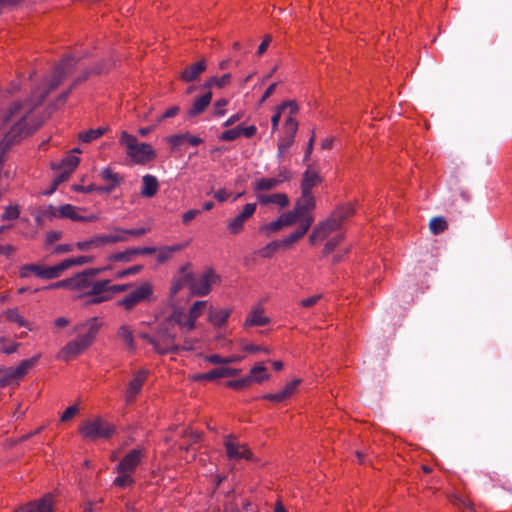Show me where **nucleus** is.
<instances>
[{
    "instance_id": "4",
    "label": "nucleus",
    "mask_w": 512,
    "mask_h": 512,
    "mask_svg": "<svg viewBox=\"0 0 512 512\" xmlns=\"http://www.w3.org/2000/svg\"><path fill=\"white\" fill-rule=\"evenodd\" d=\"M170 324L169 327L161 328V330L154 336L150 337L147 334H142L141 337L151 343L157 353L166 354L174 351L177 348L174 332L176 328L181 331H191L195 327V322H164Z\"/></svg>"
},
{
    "instance_id": "42",
    "label": "nucleus",
    "mask_w": 512,
    "mask_h": 512,
    "mask_svg": "<svg viewBox=\"0 0 512 512\" xmlns=\"http://www.w3.org/2000/svg\"><path fill=\"white\" fill-rule=\"evenodd\" d=\"M98 237H99L102 247H104L106 245L115 244L118 242H124L127 240V237H125L124 235H122L118 232H114L112 234H107V235H98Z\"/></svg>"
},
{
    "instance_id": "37",
    "label": "nucleus",
    "mask_w": 512,
    "mask_h": 512,
    "mask_svg": "<svg viewBox=\"0 0 512 512\" xmlns=\"http://www.w3.org/2000/svg\"><path fill=\"white\" fill-rule=\"evenodd\" d=\"M231 78H232V75L230 73H226V74L222 75L221 77L213 76V77H210L204 83L203 87L205 89H207L208 91L214 86L221 89L230 84Z\"/></svg>"
},
{
    "instance_id": "50",
    "label": "nucleus",
    "mask_w": 512,
    "mask_h": 512,
    "mask_svg": "<svg viewBox=\"0 0 512 512\" xmlns=\"http://www.w3.org/2000/svg\"><path fill=\"white\" fill-rule=\"evenodd\" d=\"M281 245H283L282 242L272 241L259 251V255L263 258H269L279 249Z\"/></svg>"
},
{
    "instance_id": "1",
    "label": "nucleus",
    "mask_w": 512,
    "mask_h": 512,
    "mask_svg": "<svg viewBox=\"0 0 512 512\" xmlns=\"http://www.w3.org/2000/svg\"><path fill=\"white\" fill-rule=\"evenodd\" d=\"M79 59L71 55L65 56L45 80L43 87L32 93L31 99L24 102L15 101L9 106L3 115L4 125H9L10 128L0 142V163L12 145L40 127L42 120L37 116L36 108L51 91L75 71Z\"/></svg>"
},
{
    "instance_id": "38",
    "label": "nucleus",
    "mask_w": 512,
    "mask_h": 512,
    "mask_svg": "<svg viewBox=\"0 0 512 512\" xmlns=\"http://www.w3.org/2000/svg\"><path fill=\"white\" fill-rule=\"evenodd\" d=\"M429 229L432 234L438 235L448 229V222L442 216L433 217L429 222Z\"/></svg>"
},
{
    "instance_id": "33",
    "label": "nucleus",
    "mask_w": 512,
    "mask_h": 512,
    "mask_svg": "<svg viewBox=\"0 0 512 512\" xmlns=\"http://www.w3.org/2000/svg\"><path fill=\"white\" fill-rule=\"evenodd\" d=\"M286 108H290L291 114H295L298 111V105H297V103L295 101H285L281 105H279L277 107V111L275 112V114L271 118L272 130L273 131L278 128V125H279V122H280V119H281V113Z\"/></svg>"
},
{
    "instance_id": "52",
    "label": "nucleus",
    "mask_w": 512,
    "mask_h": 512,
    "mask_svg": "<svg viewBox=\"0 0 512 512\" xmlns=\"http://www.w3.org/2000/svg\"><path fill=\"white\" fill-rule=\"evenodd\" d=\"M112 231L113 232H118L122 235H124L126 237V235H131V236H142L146 233L149 232V229L148 228H139V229H123V228H120V227H113L112 228Z\"/></svg>"
},
{
    "instance_id": "58",
    "label": "nucleus",
    "mask_w": 512,
    "mask_h": 512,
    "mask_svg": "<svg viewBox=\"0 0 512 512\" xmlns=\"http://www.w3.org/2000/svg\"><path fill=\"white\" fill-rule=\"evenodd\" d=\"M295 138L283 136L278 143V155L281 157L286 150L293 144Z\"/></svg>"
},
{
    "instance_id": "46",
    "label": "nucleus",
    "mask_w": 512,
    "mask_h": 512,
    "mask_svg": "<svg viewBox=\"0 0 512 512\" xmlns=\"http://www.w3.org/2000/svg\"><path fill=\"white\" fill-rule=\"evenodd\" d=\"M232 315L231 308H221L217 310L210 311V315L208 316V320H227Z\"/></svg>"
},
{
    "instance_id": "17",
    "label": "nucleus",
    "mask_w": 512,
    "mask_h": 512,
    "mask_svg": "<svg viewBox=\"0 0 512 512\" xmlns=\"http://www.w3.org/2000/svg\"><path fill=\"white\" fill-rule=\"evenodd\" d=\"M147 371L144 369H141L135 373L133 378L128 383L127 391H126V402L130 403L133 402L136 397L139 395V393L142 390L143 384L147 380Z\"/></svg>"
},
{
    "instance_id": "23",
    "label": "nucleus",
    "mask_w": 512,
    "mask_h": 512,
    "mask_svg": "<svg viewBox=\"0 0 512 512\" xmlns=\"http://www.w3.org/2000/svg\"><path fill=\"white\" fill-rule=\"evenodd\" d=\"M321 182V178L316 170L308 167L303 174L301 181V192L312 193V189Z\"/></svg>"
},
{
    "instance_id": "22",
    "label": "nucleus",
    "mask_w": 512,
    "mask_h": 512,
    "mask_svg": "<svg viewBox=\"0 0 512 512\" xmlns=\"http://www.w3.org/2000/svg\"><path fill=\"white\" fill-rule=\"evenodd\" d=\"M102 179L107 183L105 186H99V192L110 193L112 192L122 181V177L113 172L110 168H106L101 172Z\"/></svg>"
},
{
    "instance_id": "34",
    "label": "nucleus",
    "mask_w": 512,
    "mask_h": 512,
    "mask_svg": "<svg viewBox=\"0 0 512 512\" xmlns=\"http://www.w3.org/2000/svg\"><path fill=\"white\" fill-rule=\"evenodd\" d=\"M240 373L239 369L236 368H230V367H221V368H215L207 372L206 378L207 381H212L217 378H226V377H232L236 376Z\"/></svg>"
},
{
    "instance_id": "35",
    "label": "nucleus",
    "mask_w": 512,
    "mask_h": 512,
    "mask_svg": "<svg viewBox=\"0 0 512 512\" xmlns=\"http://www.w3.org/2000/svg\"><path fill=\"white\" fill-rule=\"evenodd\" d=\"M117 336L120 340L123 341L126 349L130 352L135 350L134 338L132 330L128 325H123L119 328Z\"/></svg>"
},
{
    "instance_id": "43",
    "label": "nucleus",
    "mask_w": 512,
    "mask_h": 512,
    "mask_svg": "<svg viewBox=\"0 0 512 512\" xmlns=\"http://www.w3.org/2000/svg\"><path fill=\"white\" fill-rule=\"evenodd\" d=\"M135 256V248H130L123 252L113 253L108 257V259L110 261L130 262Z\"/></svg>"
},
{
    "instance_id": "30",
    "label": "nucleus",
    "mask_w": 512,
    "mask_h": 512,
    "mask_svg": "<svg viewBox=\"0 0 512 512\" xmlns=\"http://www.w3.org/2000/svg\"><path fill=\"white\" fill-rule=\"evenodd\" d=\"M141 195L144 197H153L156 195L159 185L158 180L153 175H145L142 179Z\"/></svg>"
},
{
    "instance_id": "13",
    "label": "nucleus",
    "mask_w": 512,
    "mask_h": 512,
    "mask_svg": "<svg viewBox=\"0 0 512 512\" xmlns=\"http://www.w3.org/2000/svg\"><path fill=\"white\" fill-rule=\"evenodd\" d=\"M255 203H248L243 210L227 223L229 232L237 235L244 230L245 223L254 215L256 211Z\"/></svg>"
},
{
    "instance_id": "21",
    "label": "nucleus",
    "mask_w": 512,
    "mask_h": 512,
    "mask_svg": "<svg viewBox=\"0 0 512 512\" xmlns=\"http://www.w3.org/2000/svg\"><path fill=\"white\" fill-rule=\"evenodd\" d=\"M167 142L170 144L172 150H176L184 142H187L191 146H198L203 142V140L200 137L190 135L189 133H185L169 136L167 137Z\"/></svg>"
},
{
    "instance_id": "27",
    "label": "nucleus",
    "mask_w": 512,
    "mask_h": 512,
    "mask_svg": "<svg viewBox=\"0 0 512 512\" xmlns=\"http://www.w3.org/2000/svg\"><path fill=\"white\" fill-rule=\"evenodd\" d=\"M212 99V93L211 91H207L204 95L201 97L195 99V101L192 104V107L188 111L189 116L195 117L205 111V109L208 107Z\"/></svg>"
},
{
    "instance_id": "19",
    "label": "nucleus",
    "mask_w": 512,
    "mask_h": 512,
    "mask_svg": "<svg viewBox=\"0 0 512 512\" xmlns=\"http://www.w3.org/2000/svg\"><path fill=\"white\" fill-rule=\"evenodd\" d=\"M207 68V62L205 59H201L198 62L186 67L180 74V79L184 82H192L199 78Z\"/></svg>"
},
{
    "instance_id": "32",
    "label": "nucleus",
    "mask_w": 512,
    "mask_h": 512,
    "mask_svg": "<svg viewBox=\"0 0 512 512\" xmlns=\"http://www.w3.org/2000/svg\"><path fill=\"white\" fill-rule=\"evenodd\" d=\"M103 282L106 283L104 288L105 292L98 298V300H101V302L111 299L112 296L116 293L126 291L133 287L132 284L110 285V280L107 279L103 280Z\"/></svg>"
},
{
    "instance_id": "25",
    "label": "nucleus",
    "mask_w": 512,
    "mask_h": 512,
    "mask_svg": "<svg viewBox=\"0 0 512 512\" xmlns=\"http://www.w3.org/2000/svg\"><path fill=\"white\" fill-rule=\"evenodd\" d=\"M103 71V67L102 65L100 64H97L92 70H85L83 71V73L78 76L74 81L73 83L70 85V87L68 88L67 91L63 92L59 97H58V101L61 102L62 104L66 102L69 94L71 93V91L80 83L84 82L90 74L92 73H95V74H99Z\"/></svg>"
},
{
    "instance_id": "61",
    "label": "nucleus",
    "mask_w": 512,
    "mask_h": 512,
    "mask_svg": "<svg viewBox=\"0 0 512 512\" xmlns=\"http://www.w3.org/2000/svg\"><path fill=\"white\" fill-rule=\"evenodd\" d=\"M282 228H283V226L278 218L275 221L265 224L264 226L261 227L260 230L262 232L269 233V232H277V231L281 230Z\"/></svg>"
},
{
    "instance_id": "63",
    "label": "nucleus",
    "mask_w": 512,
    "mask_h": 512,
    "mask_svg": "<svg viewBox=\"0 0 512 512\" xmlns=\"http://www.w3.org/2000/svg\"><path fill=\"white\" fill-rule=\"evenodd\" d=\"M321 299V295L320 294H316V295H313V296H310L308 298H305V299H302L300 301V305L302 307H312L314 306L319 300Z\"/></svg>"
},
{
    "instance_id": "10",
    "label": "nucleus",
    "mask_w": 512,
    "mask_h": 512,
    "mask_svg": "<svg viewBox=\"0 0 512 512\" xmlns=\"http://www.w3.org/2000/svg\"><path fill=\"white\" fill-rule=\"evenodd\" d=\"M46 216L59 217V218H69L73 221H83V222H93L98 218L96 215H90L87 217L79 215V209L70 204H65L60 207H54L52 205L48 206L44 212Z\"/></svg>"
},
{
    "instance_id": "54",
    "label": "nucleus",
    "mask_w": 512,
    "mask_h": 512,
    "mask_svg": "<svg viewBox=\"0 0 512 512\" xmlns=\"http://www.w3.org/2000/svg\"><path fill=\"white\" fill-rule=\"evenodd\" d=\"M17 380L14 378V375L10 368L6 369L4 373L0 376V388H4L6 386L17 384Z\"/></svg>"
},
{
    "instance_id": "47",
    "label": "nucleus",
    "mask_w": 512,
    "mask_h": 512,
    "mask_svg": "<svg viewBox=\"0 0 512 512\" xmlns=\"http://www.w3.org/2000/svg\"><path fill=\"white\" fill-rule=\"evenodd\" d=\"M298 130V122L292 116L288 117L284 125V136L295 138Z\"/></svg>"
},
{
    "instance_id": "53",
    "label": "nucleus",
    "mask_w": 512,
    "mask_h": 512,
    "mask_svg": "<svg viewBox=\"0 0 512 512\" xmlns=\"http://www.w3.org/2000/svg\"><path fill=\"white\" fill-rule=\"evenodd\" d=\"M79 164V158L74 155L66 156L62 161V169L72 173Z\"/></svg>"
},
{
    "instance_id": "28",
    "label": "nucleus",
    "mask_w": 512,
    "mask_h": 512,
    "mask_svg": "<svg viewBox=\"0 0 512 512\" xmlns=\"http://www.w3.org/2000/svg\"><path fill=\"white\" fill-rule=\"evenodd\" d=\"M211 309L212 305L208 301H196L189 309L188 320H197L198 318L204 316L205 312L210 314Z\"/></svg>"
},
{
    "instance_id": "24",
    "label": "nucleus",
    "mask_w": 512,
    "mask_h": 512,
    "mask_svg": "<svg viewBox=\"0 0 512 512\" xmlns=\"http://www.w3.org/2000/svg\"><path fill=\"white\" fill-rule=\"evenodd\" d=\"M103 71V67L102 65L100 64H97L92 70H85L83 71V73L78 76L74 81L73 83L70 85V87L68 88L67 91L63 92L59 97H58V101L61 102L62 104L66 102L69 94L71 93V91L80 83L84 82L90 74L92 73H95V74H99Z\"/></svg>"
},
{
    "instance_id": "31",
    "label": "nucleus",
    "mask_w": 512,
    "mask_h": 512,
    "mask_svg": "<svg viewBox=\"0 0 512 512\" xmlns=\"http://www.w3.org/2000/svg\"><path fill=\"white\" fill-rule=\"evenodd\" d=\"M184 248L182 244H176L172 246H164L161 248H157V262L159 264H163L170 260L176 252L181 251Z\"/></svg>"
},
{
    "instance_id": "39",
    "label": "nucleus",
    "mask_w": 512,
    "mask_h": 512,
    "mask_svg": "<svg viewBox=\"0 0 512 512\" xmlns=\"http://www.w3.org/2000/svg\"><path fill=\"white\" fill-rule=\"evenodd\" d=\"M277 186H279V181L276 178H261L254 183V191L272 190Z\"/></svg>"
},
{
    "instance_id": "9",
    "label": "nucleus",
    "mask_w": 512,
    "mask_h": 512,
    "mask_svg": "<svg viewBox=\"0 0 512 512\" xmlns=\"http://www.w3.org/2000/svg\"><path fill=\"white\" fill-rule=\"evenodd\" d=\"M223 445L230 461H250L253 459V453L250 448L245 443H241L237 437L232 434L224 437Z\"/></svg>"
},
{
    "instance_id": "36",
    "label": "nucleus",
    "mask_w": 512,
    "mask_h": 512,
    "mask_svg": "<svg viewBox=\"0 0 512 512\" xmlns=\"http://www.w3.org/2000/svg\"><path fill=\"white\" fill-rule=\"evenodd\" d=\"M248 377L251 379V382L262 383L268 380L270 375L267 372V368L262 363H259L251 368Z\"/></svg>"
},
{
    "instance_id": "7",
    "label": "nucleus",
    "mask_w": 512,
    "mask_h": 512,
    "mask_svg": "<svg viewBox=\"0 0 512 512\" xmlns=\"http://www.w3.org/2000/svg\"><path fill=\"white\" fill-rule=\"evenodd\" d=\"M153 291L154 288L151 282L144 281L138 286L133 287L117 304L124 310L131 311L139 304L151 302L153 300Z\"/></svg>"
},
{
    "instance_id": "18",
    "label": "nucleus",
    "mask_w": 512,
    "mask_h": 512,
    "mask_svg": "<svg viewBox=\"0 0 512 512\" xmlns=\"http://www.w3.org/2000/svg\"><path fill=\"white\" fill-rule=\"evenodd\" d=\"M316 206V200L312 193L301 192V197L295 205L296 212L300 215V220L306 217H313L311 211Z\"/></svg>"
},
{
    "instance_id": "55",
    "label": "nucleus",
    "mask_w": 512,
    "mask_h": 512,
    "mask_svg": "<svg viewBox=\"0 0 512 512\" xmlns=\"http://www.w3.org/2000/svg\"><path fill=\"white\" fill-rule=\"evenodd\" d=\"M264 309L261 304H256L251 308L249 315L246 320H268L263 317Z\"/></svg>"
},
{
    "instance_id": "14",
    "label": "nucleus",
    "mask_w": 512,
    "mask_h": 512,
    "mask_svg": "<svg viewBox=\"0 0 512 512\" xmlns=\"http://www.w3.org/2000/svg\"><path fill=\"white\" fill-rule=\"evenodd\" d=\"M193 282V272L191 271V264L187 263L181 266L178 270V274L173 278L170 293L172 296L176 295L181 289L188 286L191 290V284Z\"/></svg>"
},
{
    "instance_id": "51",
    "label": "nucleus",
    "mask_w": 512,
    "mask_h": 512,
    "mask_svg": "<svg viewBox=\"0 0 512 512\" xmlns=\"http://www.w3.org/2000/svg\"><path fill=\"white\" fill-rule=\"evenodd\" d=\"M344 237L343 235L339 234L334 237H332L326 244L323 249V255L327 256L328 254L332 253L334 249L343 241Z\"/></svg>"
},
{
    "instance_id": "26",
    "label": "nucleus",
    "mask_w": 512,
    "mask_h": 512,
    "mask_svg": "<svg viewBox=\"0 0 512 512\" xmlns=\"http://www.w3.org/2000/svg\"><path fill=\"white\" fill-rule=\"evenodd\" d=\"M257 200L262 205L275 204L282 208L289 205V198L284 193L257 194Z\"/></svg>"
},
{
    "instance_id": "6",
    "label": "nucleus",
    "mask_w": 512,
    "mask_h": 512,
    "mask_svg": "<svg viewBox=\"0 0 512 512\" xmlns=\"http://www.w3.org/2000/svg\"><path fill=\"white\" fill-rule=\"evenodd\" d=\"M119 143L125 148L127 156L136 164L144 165L156 158V152L150 144L140 143L138 139L123 131Z\"/></svg>"
},
{
    "instance_id": "59",
    "label": "nucleus",
    "mask_w": 512,
    "mask_h": 512,
    "mask_svg": "<svg viewBox=\"0 0 512 512\" xmlns=\"http://www.w3.org/2000/svg\"><path fill=\"white\" fill-rule=\"evenodd\" d=\"M79 413V407L78 405H72L68 407L60 416L61 422H67L74 418Z\"/></svg>"
},
{
    "instance_id": "15",
    "label": "nucleus",
    "mask_w": 512,
    "mask_h": 512,
    "mask_svg": "<svg viewBox=\"0 0 512 512\" xmlns=\"http://www.w3.org/2000/svg\"><path fill=\"white\" fill-rule=\"evenodd\" d=\"M144 458L142 449H133L127 453L117 465V472H130L134 474L136 468Z\"/></svg>"
},
{
    "instance_id": "60",
    "label": "nucleus",
    "mask_w": 512,
    "mask_h": 512,
    "mask_svg": "<svg viewBox=\"0 0 512 512\" xmlns=\"http://www.w3.org/2000/svg\"><path fill=\"white\" fill-rule=\"evenodd\" d=\"M19 217V209L17 206H8L2 215L3 220H15Z\"/></svg>"
},
{
    "instance_id": "44",
    "label": "nucleus",
    "mask_w": 512,
    "mask_h": 512,
    "mask_svg": "<svg viewBox=\"0 0 512 512\" xmlns=\"http://www.w3.org/2000/svg\"><path fill=\"white\" fill-rule=\"evenodd\" d=\"M19 347V343H16L14 340L9 339L8 337L0 338V351L4 354H12L17 351Z\"/></svg>"
},
{
    "instance_id": "12",
    "label": "nucleus",
    "mask_w": 512,
    "mask_h": 512,
    "mask_svg": "<svg viewBox=\"0 0 512 512\" xmlns=\"http://www.w3.org/2000/svg\"><path fill=\"white\" fill-rule=\"evenodd\" d=\"M63 268L59 267L58 264L51 267H44L37 264H26L20 268V277L27 278L31 274H34L43 279H54L61 275Z\"/></svg>"
},
{
    "instance_id": "29",
    "label": "nucleus",
    "mask_w": 512,
    "mask_h": 512,
    "mask_svg": "<svg viewBox=\"0 0 512 512\" xmlns=\"http://www.w3.org/2000/svg\"><path fill=\"white\" fill-rule=\"evenodd\" d=\"M39 355L34 356L30 359L23 360L17 367H11L10 370L12 371L14 378L17 380V382L27 374L28 370L31 369L33 366L36 365L38 362Z\"/></svg>"
},
{
    "instance_id": "16",
    "label": "nucleus",
    "mask_w": 512,
    "mask_h": 512,
    "mask_svg": "<svg viewBox=\"0 0 512 512\" xmlns=\"http://www.w3.org/2000/svg\"><path fill=\"white\" fill-rule=\"evenodd\" d=\"M54 500L51 494H46L38 500L31 501L15 512H53Z\"/></svg>"
},
{
    "instance_id": "2",
    "label": "nucleus",
    "mask_w": 512,
    "mask_h": 512,
    "mask_svg": "<svg viewBox=\"0 0 512 512\" xmlns=\"http://www.w3.org/2000/svg\"><path fill=\"white\" fill-rule=\"evenodd\" d=\"M107 269L109 268L107 267ZM104 270H106V268L88 269L74 277L50 284L45 287V289L68 288L72 291L79 292V296L90 297L88 303H101V300H98V298L105 292L104 288L106 283L103 282V280H94V278Z\"/></svg>"
},
{
    "instance_id": "40",
    "label": "nucleus",
    "mask_w": 512,
    "mask_h": 512,
    "mask_svg": "<svg viewBox=\"0 0 512 512\" xmlns=\"http://www.w3.org/2000/svg\"><path fill=\"white\" fill-rule=\"evenodd\" d=\"M107 131L105 127H99L97 129H90L88 131L82 132L79 135V139L84 143H90L98 138H100Z\"/></svg>"
},
{
    "instance_id": "3",
    "label": "nucleus",
    "mask_w": 512,
    "mask_h": 512,
    "mask_svg": "<svg viewBox=\"0 0 512 512\" xmlns=\"http://www.w3.org/2000/svg\"><path fill=\"white\" fill-rule=\"evenodd\" d=\"M100 325L97 322H78L74 327L76 338L68 342L59 352L58 358L70 361L83 353L94 342Z\"/></svg>"
},
{
    "instance_id": "20",
    "label": "nucleus",
    "mask_w": 512,
    "mask_h": 512,
    "mask_svg": "<svg viewBox=\"0 0 512 512\" xmlns=\"http://www.w3.org/2000/svg\"><path fill=\"white\" fill-rule=\"evenodd\" d=\"M314 222V217H306L303 220H300L298 228L288 235L283 241L282 244L285 246H290L301 239L309 230L312 223Z\"/></svg>"
},
{
    "instance_id": "45",
    "label": "nucleus",
    "mask_w": 512,
    "mask_h": 512,
    "mask_svg": "<svg viewBox=\"0 0 512 512\" xmlns=\"http://www.w3.org/2000/svg\"><path fill=\"white\" fill-rule=\"evenodd\" d=\"M119 475L114 479V485L120 488H125L134 483L132 473L130 472H118Z\"/></svg>"
},
{
    "instance_id": "11",
    "label": "nucleus",
    "mask_w": 512,
    "mask_h": 512,
    "mask_svg": "<svg viewBox=\"0 0 512 512\" xmlns=\"http://www.w3.org/2000/svg\"><path fill=\"white\" fill-rule=\"evenodd\" d=\"M220 281L219 276L215 273L212 268H207L199 279L195 280L191 284V294L195 296H205L212 288V285Z\"/></svg>"
},
{
    "instance_id": "8",
    "label": "nucleus",
    "mask_w": 512,
    "mask_h": 512,
    "mask_svg": "<svg viewBox=\"0 0 512 512\" xmlns=\"http://www.w3.org/2000/svg\"><path fill=\"white\" fill-rule=\"evenodd\" d=\"M114 432L115 426L101 417L86 420L79 427L80 435L90 440L107 439Z\"/></svg>"
},
{
    "instance_id": "62",
    "label": "nucleus",
    "mask_w": 512,
    "mask_h": 512,
    "mask_svg": "<svg viewBox=\"0 0 512 512\" xmlns=\"http://www.w3.org/2000/svg\"><path fill=\"white\" fill-rule=\"evenodd\" d=\"M14 323L16 324L17 329L21 330L18 334L17 333L14 334V337H16V338H23L27 334L26 330H29V331L32 330L31 322L21 321V322H14Z\"/></svg>"
},
{
    "instance_id": "41",
    "label": "nucleus",
    "mask_w": 512,
    "mask_h": 512,
    "mask_svg": "<svg viewBox=\"0 0 512 512\" xmlns=\"http://www.w3.org/2000/svg\"><path fill=\"white\" fill-rule=\"evenodd\" d=\"M93 261V257L90 256H78L76 258H70L62 261L58 264L59 267L63 268V271L74 266V265H83L86 263H91Z\"/></svg>"
},
{
    "instance_id": "5",
    "label": "nucleus",
    "mask_w": 512,
    "mask_h": 512,
    "mask_svg": "<svg viewBox=\"0 0 512 512\" xmlns=\"http://www.w3.org/2000/svg\"><path fill=\"white\" fill-rule=\"evenodd\" d=\"M354 213L355 210L351 204L337 207L325 221L314 227L309 237L310 243L314 244L318 240H324L332 232L339 230L343 222L352 217Z\"/></svg>"
},
{
    "instance_id": "56",
    "label": "nucleus",
    "mask_w": 512,
    "mask_h": 512,
    "mask_svg": "<svg viewBox=\"0 0 512 512\" xmlns=\"http://www.w3.org/2000/svg\"><path fill=\"white\" fill-rule=\"evenodd\" d=\"M300 380L295 379L289 383H287L283 389H281V393L283 394V397L286 399L290 398L292 394L295 392L297 386L299 385Z\"/></svg>"
},
{
    "instance_id": "64",
    "label": "nucleus",
    "mask_w": 512,
    "mask_h": 512,
    "mask_svg": "<svg viewBox=\"0 0 512 512\" xmlns=\"http://www.w3.org/2000/svg\"><path fill=\"white\" fill-rule=\"evenodd\" d=\"M199 214H200V210H197V209L188 210L182 216L183 224H185V225L189 224Z\"/></svg>"
},
{
    "instance_id": "49",
    "label": "nucleus",
    "mask_w": 512,
    "mask_h": 512,
    "mask_svg": "<svg viewBox=\"0 0 512 512\" xmlns=\"http://www.w3.org/2000/svg\"><path fill=\"white\" fill-rule=\"evenodd\" d=\"M251 383V379L246 376L238 380H229L226 382V386L234 390H242L247 388Z\"/></svg>"
},
{
    "instance_id": "57",
    "label": "nucleus",
    "mask_w": 512,
    "mask_h": 512,
    "mask_svg": "<svg viewBox=\"0 0 512 512\" xmlns=\"http://www.w3.org/2000/svg\"><path fill=\"white\" fill-rule=\"evenodd\" d=\"M241 135L240 126L226 130L222 133L220 139L223 141H233Z\"/></svg>"
},
{
    "instance_id": "48",
    "label": "nucleus",
    "mask_w": 512,
    "mask_h": 512,
    "mask_svg": "<svg viewBox=\"0 0 512 512\" xmlns=\"http://www.w3.org/2000/svg\"><path fill=\"white\" fill-rule=\"evenodd\" d=\"M279 220L282 224L283 227L285 226H291L292 224H294L297 220L300 221V215L296 212V210L294 209L293 211H290V212H287V213H283L280 217H279Z\"/></svg>"
}]
</instances>
